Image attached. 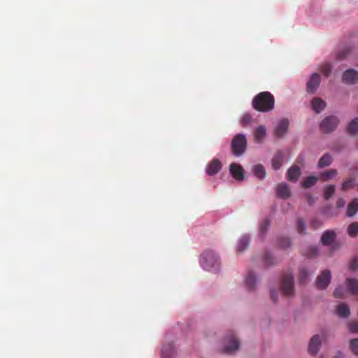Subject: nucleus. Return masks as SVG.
I'll return each instance as SVG.
<instances>
[{"instance_id":"obj_1","label":"nucleus","mask_w":358,"mask_h":358,"mask_svg":"<svg viewBox=\"0 0 358 358\" xmlns=\"http://www.w3.org/2000/svg\"><path fill=\"white\" fill-rule=\"evenodd\" d=\"M252 105L259 112H268L274 108L275 98L269 92H262L253 98Z\"/></svg>"},{"instance_id":"obj_2","label":"nucleus","mask_w":358,"mask_h":358,"mask_svg":"<svg viewBox=\"0 0 358 358\" xmlns=\"http://www.w3.org/2000/svg\"><path fill=\"white\" fill-rule=\"evenodd\" d=\"M200 264L205 270L211 272L218 271L220 266L218 257L211 250H206L203 252Z\"/></svg>"},{"instance_id":"obj_3","label":"nucleus","mask_w":358,"mask_h":358,"mask_svg":"<svg viewBox=\"0 0 358 358\" xmlns=\"http://www.w3.org/2000/svg\"><path fill=\"white\" fill-rule=\"evenodd\" d=\"M232 154L235 156L242 155L247 148V140L243 134L236 135L231 140V143Z\"/></svg>"},{"instance_id":"obj_4","label":"nucleus","mask_w":358,"mask_h":358,"mask_svg":"<svg viewBox=\"0 0 358 358\" xmlns=\"http://www.w3.org/2000/svg\"><path fill=\"white\" fill-rule=\"evenodd\" d=\"M281 290L286 296H292L294 294V276L292 272H287L283 274L281 284Z\"/></svg>"},{"instance_id":"obj_5","label":"nucleus","mask_w":358,"mask_h":358,"mask_svg":"<svg viewBox=\"0 0 358 358\" xmlns=\"http://www.w3.org/2000/svg\"><path fill=\"white\" fill-rule=\"evenodd\" d=\"M339 119L336 116H328L321 122L320 129L324 133H330L337 127Z\"/></svg>"},{"instance_id":"obj_6","label":"nucleus","mask_w":358,"mask_h":358,"mask_svg":"<svg viewBox=\"0 0 358 358\" xmlns=\"http://www.w3.org/2000/svg\"><path fill=\"white\" fill-rule=\"evenodd\" d=\"M331 279V275L329 270H324L320 275L317 276L315 285L319 289H324L329 285Z\"/></svg>"},{"instance_id":"obj_7","label":"nucleus","mask_w":358,"mask_h":358,"mask_svg":"<svg viewBox=\"0 0 358 358\" xmlns=\"http://www.w3.org/2000/svg\"><path fill=\"white\" fill-rule=\"evenodd\" d=\"M342 80L345 84H355L358 81V72L352 69H348L343 73Z\"/></svg>"},{"instance_id":"obj_8","label":"nucleus","mask_w":358,"mask_h":358,"mask_svg":"<svg viewBox=\"0 0 358 358\" xmlns=\"http://www.w3.org/2000/svg\"><path fill=\"white\" fill-rule=\"evenodd\" d=\"M289 120L286 118L280 120L275 129L274 134L278 138L282 137L287 131Z\"/></svg>"},{"instance_id":"obj_9","label":"nucleus","mask_w":358,"mask_h":358,"mask_svg":"<svg viewBox=\"0 0 358 358\" xmlns=\"http://www.w3.org/2000/svg\"><path fill=\"white\" fill-rule=\"evenodd\" d=\"M239 348V342L236 339V338L231 335L229 336L227 340V344L225 347L224 348L223 350L226 353H233L236 350H237Z\"/></svg>"},{"instance_id":"obj_10","label":"nucleus","mask_w":358,"mask_h":358,"mask_svg":"<svg viewBox=\"0 0 358 358\" xmlns=\"http://www.w3.org/2000/svg\"><path fill=\"white\" fill-rule=\"evenodd\" d=\"M320 83V76L318 73H313L307 83V92L314 93Z\"/></svg>"},{"instance_id":"obj_11","label":"nucleus","mask_w":358,"mask_h":358,"mask_svg":"<svg viewBox=\"0 0 358 358\" xmlns=\"http://www.w3.org/2000/svg\"><path fill=\"white\" fill-rule=\"evenodd\" d=\"M336 238V234L334 230L324 231L321 237V243L324 245H331Z\"/></svg>"},{"instance_id":"obj_12","label":"nucleus","mask_w":358,"mask_h":358,"mask_svg":"<svg viewBox=\"0 0 358 358\" xmlns=\"http://www.w3.org/2000/svg\"><path fill=\"white\" fill-rule=\"evenodd\" d=\"M229 171L236 180L241 181L244 179V170L240 165L237 164H231L230 165Z\"/></svg>"},{"instance_id":"obj_13","label":"nucleus","mask_w":358,"mask_h":358,"mask_svg":"<svg viewBox=\"0 0 358 358\" xmlns=\"http://www.w3.org/2000/svg\"><path fill=\"white\" fill-rule=\"evenodd\" d=\"M222 169V164L217 159H213L206 167V173L209 176L217 173Z\"/></svg>"},{"instance_id":"obj_14","label":"nucleus","mask_w":358,"mask_h":358,"mask_svg":"<svg viewBox=\"0 0 358 358\" xmlns=\"http://www.w3.org/2000/svg\"><path fill=\"white\" fill-rule=\"evenodd\" d=\"M321 341L318 335L313 336L309 343L308 352L310 355H315L317 353Z\"/></svg>"},{"instance_id":"obj_15","label":"nucleus","mask_w":358,"mask_h":358,"mask_svg":"<svg viewBox=\"0 0 358 358\" xmlns=\"http://www.w3.org/2000/svg\"><path fill=\"white\" fill-rule=\"evenodd\" d=\"M301 174V169L297 166H291L287 171V179L292 182H296Z\"/></svg>"},{"instance_id":"obj_16","label":"nucleus","mask_w":358,"mask_h":358,"mask_svg":"<svg viewBox=\"0 0 358 358\" xmlns=\"http://www.w3.org/2000/svg\"><path fill=\"white\" fill-rule=\"evenodd\" d=\"M284 160V154L282 150H278L274 155L272 159V167L275 170L279 169L282 165Z\"/></svg>"},{"instance_id":"obj_17","label":"nucleus","mask_w":358,"mask_h":358,"mask_svg":"<svg viewBox=\"0 0 358 358\" xmlns=\"http://www.w3.org/2000/svg\"><path fill=\"white\" fill-rule=\"evenodd\" d=\"M277 196L282 199H287L290 196V190L285 183H280L276 187Z\"/></svg>"},{"instance_id":"obj_18","label":"nucleus","mask_w":358,"mask_h":358,"mask_svg":"<svg viewBox=\"0 0 358 358\" xmlns=\"http://www.w3.org/2000/svg\"><path fill=\"white\" fill-rule=\"evenodd\" d=\"M175 349L172 343L164 344L162 349V358H173Z\"/></svg>"},{"instance_id":"obj_19","label":"nucleus","mask_w":358,"mask_h":358,"mask_svg":"<svg viewBox=\"0 0 358 358\" xmlns=\"http://www.w3.org/2000/svg\"><path fill=\"white\" fill-rule=\"evenodd\" d=\"M312 108L317 113H321L326 106V103L321 98H314L311 101Z\"/></svg>"},{"instance_id":"obj_20","label":"nucleus","mask_w":358,"mask_h":358,"mask_svg":"<svg viewBox=\"0 0 358 358\" xmlns=\"http://www.w3.org/2000/svg\"><path fill=\"white\" fill-rule=\"evenodd\" d=\"M257 280L255 275L252 271H249L245 277V283L247 288L250 290H252L255 288Z\"/></svg>"},{"instance_id":"obj_21","label":"nucleus","mask_w":358,"mask_h":358,"mask_svg":"<svg viewBox=\"0 0 358 358\" xmlns=\"http://www.w3.org/2000/svg\"><path fill=\"white\" fill-rule=\"evenodd\" d=\"M250 244V236L249 235H243L239 239L238 245L237 246V251L238 252H242L245 250H246Z\"/></svg>"},{"instance_id":"obj_22","label":"nucleus","mask_w":358,"mask_h":358,"mask_svg":"<svg viewBox=\"0 0 358 358\" xmlns=\"http://www.w3.org/2000/svg\"><path fill=\"white\" fill-rule=\"evenodd\" d=\"M346 285L352 294H358V280L354 278H347Z\"/></svg>"},{"instance_id":"obj_23","label":"nucleus","mask_w":358,"mask_h":358,"mask_svg":"<svg viewBox=\"0 0 358 358\" xmlns=\"http://www.w3.org/2000/svg\"><path fill=\"white\" fill-rule=\"evenodd\" d=\"M346 131L352 136H355L358 133V117L354 118L349 122Z\"/></svg>"},{"instance_id":"obj_24","label":"nucleus","mask_w":358,"mask_h":358,"mask_svg":"<svg viewBox=\"0 0 358 358\" xmlns=\"http://www.w3.org/2000/svg\"><path fill=\"white\" fill-rule=\"evenodd\" d=\"M358 211V199H354L348 206L346 215L348 217L355 215Z\"/></svg>"},{"instance_id":"obj_25","label":"nucleus","mask_w":358,"mask_h":358,"mask_svg":"<svg viewBox=\"0 0 358 358\" xmlns=\"http://www.w3.org/2000/svg\"><path fill=\"white\" fill-rule=\"evenodd\" d=\"M337 315L341 317H348L350 315V309L345 303H340L336 308Z\"/></svg>"},{"instance_id":"obj_26","label":"nucleus","mask_w":358,"mask_h":358,"mask_svg":"<svg viewBox=\"0 0 358 358\" xmlns=\"http://www.w3.org/2000/svg\"><path fill=\"white\" fill-rule=\"evenodd\" d=\"M352 48L353 47L350 45L344 46L336 54V59L340 60L345 59L350 54Z\"/></svg>"},{"instance_id":"obj_27","label":"nucleus","mask_w":358,"mask_h":358,"mask_svg":"<svg viewBox=\"0 0 358 358\" xmlns=\"http://www.w3.org/2000/svg\"><path fill=\"white\" fill-rule=\"evenodd\" d=\"M332 162V157L329 153L324 154L318 162V166L320 168H323L325 166H329Z\"/></svg>"},{"instance_id":"obj_28","label":"nucleus","mask_w":358,"mask_h":358,"mask_svg":"<svg viewBox=\"0 0 358 358\" xmlns=\"http://www.w3.org/2000/svg\"><path fill=\"white\" fill-rule=\"evenodd\" d=\"M311 272L308 271L306 268L301 267L299 270V281L301 284H306L308 282Z\"/></svg>"},{"instance_id":"obj_29","label":"nucleus","mask_w":358,"mask_h":358,"mask_svg":"<svg viewBox=\"0 0 358 358\" xmlns=\"http://www.w3.org/2000/svg\"><path fill=\"white\" fill-rule=\"evenodd\" d=\"M266 136V128L263 125L259 126L255 131V138L257 141L260 142Z\"/></svg>"},{"instance_id":"obj_30","label":"nucleus","mask_w":358,"mask_h":358,"mask_svg":"<svg viewBox=\"0 0 358 358\" xmlns=\"http://www.w3.org/2000/svg\"><path fill=\"white\" fill-rule=\"evenodd\" d=\"M337 173L338 171L336 169H330L322 173L320 175V178L323 181H328L329 180L336 176Z\"/></svg>"},{"instance_id":"obj_31","label":"nucleus","mask_w":358,"mask_h":358,"mask_svg":"<svg viewBox=\"0 0 358 358\" xmlns=\"http://www.w3.org/2000/svg\"><path fill=\"white\" fill-rule=\"evenodd\" d=\"M253 172L255 176L259 179H263L266 175L265 169L262 164L255 165L253 168Z\"/></svg>"},{"instance_id":"obj_32","label":"nucleus","mask_w":358,"mask_h":358,"mask_svg":"<svg viewBox=\"0 0 358 358\" xmlns=\"http://www.w3.org/2000/svg\"><path fill=\"white\" fill-rule=\"evenodd\" d=\"M318 180L316 176H308L301 183L303 188H310L313 186Z\"/></svg>"},{"instance_id":"obj_33","label":"nucleus","mask_w":358,"mask_h":358,"mask_svg":"<svg viewBox=\"0 0 358 358\" xmlns=\"http://www.w3.org/2000/svg\"><path fill=\"white\" fill-rule=\"evenodd\" d=\"M348 234L350 237H356L358 235V222H352L348 227Z\"/></svg>"},{"instance_id":"obj_34","label":"nucleus","mask_w":358,"mask_h":358,"mask_svg":"<svg viewBox=\"0 0 358 358\" xmlns=\"http://www.w3.org/2000/svg\"><path fill=\"white\" fill-rule=\"evenodd\" d=\"M335 192V186L333 185H327L324 190V197L325 199H329Z\"/></svg>"},{"instance_id":"obj_35","label":"nucleus","mask_w":358,"mask_h":358,"mask_svg":"<svg viewBox=\"0 0 358 358\" xmlns=\"http://www.w3.org/2000/svg\"><path fill=\"white\" fill-rule=\"evenodd\" d=\"M296 228L297 231L301 234H306V224L304 222V220L301 218H299L296 221Z\"/></svg>"},{"instance_id":"obj_36","label":"nucleus","mask_w":358,"mask_h":358,"mask_svg":"<svg viewBox=\"0 0 358 358\" xmlns=\"http://www.w3.org/2000/svg\"><path fill=\"white\" fill-rule=\"evenodd\" d=\"M271 224V221L269 219L264 220L259 226V231L262 235H264L267 231Z\"/></svg>"},{"instance_id":"obj_37","label":"nucleus","mask_w":358,"mask_h":358,"mask_svg":"<svg viewBox=\"0 0 358 358\" xmlns=\"http://www.w3.org/2000/svg\"><path fill=\"white\" fill-rule=\"evenodd\" d=\"M303 254L308 257H314L317 255L318 250L315 246H309L307 250L303 252Z\"/></svg>"},{"instance_id":"obj_38","label":"nucleus","mask_w":358,"mask_h":358,"mask_svg":"<svg viewBox=\"0 0 358 358\" xmlns=\"http://www.w3.org/2000/svg\"><path fill=\"white\" fill-rule=\"evenodd\" d=\"M354 180L353 179H348L345 180L342 185L341 190L342 191H348L352 189L354 187Z\"/></svg>"},{"instance_id":"obj_39","label":"nucleus","mask_w":358,"mask_h":358,"mask_svg":"<svg viewBox=\"0 0 358 358\" xmlns=\"http://www.w3.org/2000/svg\"><path fill=\"white\" fill-rule=\"evenodd\" d=\"M350 349L355 355H358V338H354L350 341Z\"/></svg>"},{"instance_id":"obj_40","label":"nucleus","mask_w":358,"mask_h":358,"mask_svg":"<svg viewBox=\"0 0 358 358\" xmlns=\"http://www.w3.org/2000/svg\"><path fill=\"white\" fill-rule=\"evenodd\" d=\"M332 66L330 64H324L322 66L321 71L325 77H328L331 71Z\"/></svg>"},{"instance_id":"obj_41","label":"nucleus","mask_w":358,"mask_h":358,"mask_svg":"<svg viewBox=\"0 0 358 358\" xmlns=\"http://www.w3.org/2000/svg\"><path fill=\"white\" fill-rule=\"evenodd\" d=\"M334 296L336 298H341L343 299L345 297V290L342 287H338L334 292Z\"/></svg>"},{"instance_id":"obj_42","label":"nucleus","mask_w":358,"mask_h":358,"mask_svg":"<svg viewBox=\"0 0 358 358\" xmlns=\"http://www.w3.org/2000/svg\"><path fill=\"white\" fill-rule=\"evenodd\" d=\"M252 120V116L251 115L248 113H245L243 115L241 123L243 127H245L247 124H248Z\"/></svg>"},{"instance_id":"obj_43","label":"nucleus","mask_w":358,"mask_h":358,"mask_svg":"<svg viewBox=\"0 0 358 358\" xmlns=\"http://www.w3.org/2000/svg\"><path fill=\"white\" fill-rule=\"evenodd\" d=\"M349 331L352 333H358V322L352 321L348 324Z\"/></svg>"},{"instance_id":"obj_44","label":"nucleus","mask_w":358,"mask_h":358,"mask_svg":"<svg viewBox=\"0 0 358 358\" xmlns=\"http://www.w3.org/2000/svg\"><path fill=\"white\" fill-rule=\"evenodd\" d=\"M291 244L290 240L288 238L282 237L279 241V245L282 248H288Z\"/></svg>"},{"instance_id":"obj_45","label":"nucleus","mask_w":358,"mask_h":358,"mask_svg":"<svg viewBox=\"0 0 358 358\" xmlns=\"http://www.w3.org/2000/svg\"><path fill=\"white\" fill-rule=\"evenodd\" d=\"M322 225V222L317 218H313L310 221V227L315 229L320 227Z\"/></svg>"},{"instance_id":"obj_46","label":"nucleus","mask_w":358,"mask_h":358,"mask_svg":"<svg viewBox=\"0 0 358 358\" xmlns=\"http://www.w3.org/2000/svg\"><path fill=\"white\" fill-rule=\"evenodd\" d=\"M271 259H272V257L270 253H266L264 255V261L266 266H269L273 264V262L271 261Z\"/></svg>"},{"instance_id":"obj_47","label":"nucleus","mask_w":358,"mask_h":358,"mask_svg":"<svg viewBox=\"0 0 358 358\" xmlns=\"http://www.w3.org/2000/svg\"><path fill=\"white\" fill-rule=\"evenodd\" d=\"M350 269L355 271L358 268V259L353 258L350 263Z\"/></svg>"},{"instance_id":"obj_48","label":"nucleus","mask_w":358,"mask_h":358,"mask_svg":"<svg viewBox=\"0 0 358 358\" xmlns=\"http://www.w3.org/2000/svg\"><path fill=\"white\" fill-rule=\"evenodd\" d=\"M270 296L271 300L276 303L278 301V292L275 290H271L270 292Z\"/></svg>"},{"instance_id":"obj_49","label":"nucleus","mask_w":358,"mask_h":358,"mask_svg":"<svg viewBox=\"0 0 358 358\" xmlns=\"http://www.w3.org/2000/svg\"><path fill=\"white\" fill-rule=\"evenodd\" d=\"M345 201L342 198L338 199L336 201V206L338 208L343 207L345 206Z\"/></svg>"},{"instance_id":"obj_50","label":"nucleus","mask_w":358,"mask_h":358,"mask_svg":"<svg viewBox=\"0 0 358 358\" xmlns=\"http://www.w3.org/2000/svg\"><path fill=\"white\" fill-rule=\"evenodd\" d=\"M306 199H307V202L308 203L309 205H312L314 202H315V199L313 198V196L310 194H307L306 196Z\"/></svg>"},{"instance_id":"obj_51","label":"nucleus","mask_w":358,"mask_h":358,"mask_svg":"<svg viewBox=\"0 0 358 358\" xmlns=\"http://www.w3.org/2000/svg\"><path fill=\"white\" fill-rule=\"evenodd\" d=\"M343 357H344V355H343V353L341 352H338L334 358H343Z\"/></svg>"},{"instance_id":"obj_52","label":"nucleus","mask_w":358,"mask_h":358,"mask_svg":"<svg viewBox=\"0 0 358 358\" xmlns=\"http://www.w3.org/2000/svg\"><path fill=\"white\" fill-rule=\"evenodd\" d=\"M357 148H358V141H357Z\"/></svg>"}]
</instances>
